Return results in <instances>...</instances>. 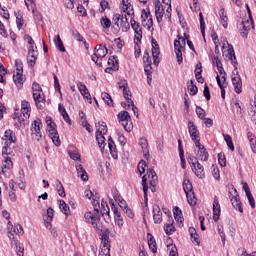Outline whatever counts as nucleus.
<instances>
[{
    "instance_id": "f257e3e1",
    "label": "nucleus",
    "mask_w": 256,
    "mask_h": 256,
    "mask_svg": "<svg viewBox=\"0 0 256 256\" xmlns=\"http://www.w3.org/2000/svg\"><path fill=\"white\" fill-rule=\"evenodd\" d=\"M84 219L86 223H90L92 225L97 235H99L101 238L109 239L111 232L107 228L103 229V222L98 215L93 214V212H86L84 214Z\"/></svg>"
},
{
    "instance_id": "f03ea898",
    "label": "nucleus",
    "mask_w": 256,
    "mask_h": 256,
    "mask_svg": "<svg viewBox=\"0 0 256 256\" xmlns=\"http://www.w3.org/2000/svg\"><path fill=\"white\" fill-rule=\"evenodd\" d=\"M32 95L37 109L42 111L45 107L46 99L45 94L43 93V88H41V85L37 82L32 84Z\"/></svg>"
},
{
    "instance_id": "7ed1b4c3",
    "label": "nucleus",
    "mask_w": 256,
    "mask_h": 256,
    "mask_svg": "<svg viewBox=\"0 0 256 256\" xmlns=\"http://www.w3.org/2000/svg\"><path fill=\"white\" fill-rule=\"evenodd\" d=\"M109 51L107 47L97 44L94 49V54L92 55V61L97 65V67H103V58L107 56Z\"/></svg>"
},
{
    "instance_id": "20e7f679",
    "label": "nucleus",
    "mask_w": 256,
    "mask_h": 256,
    "mask_svg": "<svg viewBox=\"0 0 256 256\" xmlns=\"http://www.w3.org/2000/svg\"><path fill=\"white\" fill-rule=\"evenodd\" d=\"M187 161L191 166V169L194 172V175H196L198 179H203L205 177V168L201 165V163H199V160L197 159V157L189 155L187 157Z\"/></svg>"
},
{
    "instance_id": "39448f33",
    "label": "nucleus",
    "mask_w": 256,
    "mask_h": 256,
    "mask_svg": "<svg viewBox=\"0 0 256 256\" xmlns=\"http://www.w3.org/2000/svg\"><path fill=\"white\" fill-rule=\"evenodd\" d=\"M143 63H144V72L147 77V83L151 86L153 81V62L151 61V56L149 55V51H145L143 55Z\"/></svg>"
},
{
    "instance_id": "423d86ee",
    "label": "nucleus",
    "mask_w": 256,
    "mask_h": 256,
    "mask_svg": "<svg viewBox=\"0 0 256 256\" xmlns=\"http://www.w3.org/2000/svg\"><path fill=\"white\" fill-rule=\"evenodd\" d=\"M187 45L185 38L181 35H177V39L174 40V51L177 57V63L181 65L183 63V48Z\"/></svg>"
},
{
    "instance_id": "0eeeda50",
    "label": "nucleus",
    "mask_w": 256,
    "mask_h": 256,
    "mask_svg": "<svg viewBox=\"0 0 256 256\" xmlns=\"http://www.w3.org/2000/svg\"><path fill=\"white\" fill-rule=\"evenodd\" d=\"M119 123L122 127L127 131V133H131L133 131V122L131 121V116L127 111H121L118 113Z\"/></svg>"
},
{
    "instance_id": "6e6552de",
    "label": "nucleus",
    "mask_w": 256,
    "mask_h": 256,
    "mask_svg": "<svg viewBox=\"0 0 256 256\" xmlns=\"http://www.w3.org/2000/svg\"><path fill=\"white\" fill-rule=\"evenodd\" d=\"M228 197L232 203V207L238 210L239 213H243V203H241V198L239 197V192H237V189L232 187L229 190Z\"/></svg>"
},
{
    "instance_id": "1a4fd4ad",
    "label": "nucleus",
    "mask_w": 256,
    "mask_h": 256,
    "mask_svg": "<svg viewBox=\"0 0 256 256\" xmlns=\"http://www.w3.org/2000/svg\"><path fill=\"white\" fill-rule=\"evenodd\" d=\"M235 69L232 71L231 81L234 87L235 93L243 92V80H241V75H239V69L234 65Z\"/></svg>"
},
{
    "instance_id": "9d476101",
    "label": "nucleus",
    "mask_w": 256,
    "mask_h": 256,
    "mask_svg": "<svg viewBox=\"0 0 256 256\" xmlns=\"http://www.w3.org/2000/svg\"><path fill=\"white\" fill-rule=\"evenodd\" d=\"M7 229H8V237L11 242L18 241V239L15 235H23V233H24L23 226H21V224H17L15 226H13L11 221H8Z\"/></svg>"
},
{
    "instance_id": "9b49d317",
    "label": "nucleus",
    "mask_w": 256,
    "mask_h": 256,
    "mask_svg": "<svg viewBox=\"0 0 256 256\" xmlns=\"http://www.w3.org/2000/svg\"><path fill=\"white\" fill-rule=\"evenodd\" d=\"M188 132L190 135V139H192L194 145H198L201 143V134L199 132V129H197V125H195V122L189 120L188 121Z\"/></svg>"
},
{
    "instance_id": "f8f14e48",
    "label": "nucleus",
    "mask_w": 256,
    "mask_h": 256,
    "mask_svg": "<svg viewBox=\"0 0 256 256\" xmlns=\"http://www.w3.org/2000/svg\"><path fill=\"white\" fill-rule=\"evenodd\" d=\"M130 25L134 31V43H136V45H141V39H143V28L141 27V24L131 18Z\"/></svg>"
},
{
    "instance_id": "ddd939ff",
    "label": "nucleus",
    "mask_w": 256,
    "mask_h": 256,
    "mask_svg": "<svg viewBox=\"0 0 256 256\" xmlns=\"http://www.w3.org/2000/svg\"><path fill=\"white\" fill-rule=\"evenodd\" d=\"M43 128V123H41V119H36L33 121L31 125V137L34 141H41V129Z\"/></svg>"
},
{
    "instance_id": "4468645a",
    "label": "nucleus",
    "mask_w": 256,
    "mask_h": 256,
    "mask_svg": "<svg viewBox=\"0 0 256 256\" xmlns=\"http://www.w3.org/2000/svg\"><path fill=\"white\" fill-rule=\"evenodd\" d=\"M2 141L4 142L3 149L7 148V151H11V145H13V143H17V136L13 130H6L2 137Z\"/></svg>"
},
{
    "instance_id": "2eb2a0df",
    "label": "nucleus",
    "mask_w": 256,
    "mask_h": 256,
    "mask_svg": "<svg viewBox=\"0 0 256 256\" xmlns=\"http://www.w3.org/2000/svg\"><path fill=\"white\" fill-rule=\"evenodd\" d=\"M13 152L11 150H7V148H2V157L4 161L2 163V169H13V161L11 157H13Z\"/></svg>"
},
{
    "instance_id": "dca6fc26",
    "label": "nucleus",
    "mask_w": 256,
    "mask_h": 256,
    "mask_svg": "<svg viewBox=\"0 0 256 256\" xmlns=\"http://www.w3.org/2000/svg\"><path fill=\"white\" fill-rule=\"evenodd\" d=\"M109 203L111 205V209L114 213V221H115V225H117L119 227V229H121V227H123V216H121V212L119 211V207L115 206V203H113V199L109 200Z\"/></svg>"
},
{
    "instance_id": "f3484780",
    "label": "nucleus",
    "mask_w": 256,
    "mask_h": 256,
    "mask_svg": "<svg viewBox=\"0 0 256 256\" xmlns=\"http://www.w3.org/2000/svg\"><path fill=\"white\" fill-rule=\"evenodd\" d=\"M39 57V52L37 51V46H30L28 49L27 61L30 67H35V62Z\"/></svg>"
},
{
    "instance_id": "a211bd4d",
    "label": "nucleus",
    "mask_w": 256,
    "mask_h": 256,
    "mask_svg": "<svg viewBox=\"0 0 256 256\" xmlns=\"http://www.w3.org/2000/svg\"><path fill=\"white\" fill-rule=\"evenodd\" d=\"M159 55H161L159 44L157 43V40L152 39V57L156 67L159 65V63H161V58H159Z\"/></svg>"
},
{
    "instance_id": "6ab92c4d",
    "label": "nucleus",
    "mask_w": 256,
    "mask_h": 256,
    "mask_svg": "<svg viewBox=\"0 0 256 256\" xmlns=\"http://www.w3.org/2000/svg\"><path fill=\"white\" fill-rule=\"evenodd\" d=\"M120 9L123 13H126L129 17H133L135 15V12L133 10V5L129 0H122V3L120 4Z\"/></svg>"
},
{
    "instance_id": "aec40b11",
    "label": "nucleus",
    "mask_w": 256,
    "mask_h": 256,
    "mask_svg": "<svg viewBox=\"0 0 256 256\" xmlns=\"http://www.w3.org/2000/svg\"><path fill=\"white\" fill-rule=\"evenodd\" d=\"M147 175H148V179L149 180V185H150V189L152 191V193H155V191H157V181H158V177H157V173L154 172V170H149L147 171Z\"/></svg>"
},
{
    "instance_id": "412c9836",
    "label": "nucleus",
    "mask_w": 256,
    "mask_h": 256,
    "mask_svg": "<svg viewBox=\"0 0 256 256\" xmlns=\"http://www.w3.org/2000/svg\"><path fill=\"white\" fill-rule=\"evenodd\" d=\"M113 71H119V62H117L115 56L108 59V67L105 69V73H113Z\"/></svg>"
},
{
    "instance_id": "4be33fe9",
    "label": "nucleus",
    "mask_w": 256,
    "mask_h": 256,
    "mask_svg": "<svg viewBox=\"0 0 256 256\" xmlns=\"http://www.w3.org/2000/svg\"><path fill=\"white\" fill-rule=\"evenodd\" d=\"M221 217V205L219 204V198L217 196H214L213 201V220L215 222L219 221V218Z\"/></svg>"
},
{
    "instance_id": "5701e85b",
    "label": "nucleus",
    "mask_w": 256,
    "mask_h": 256,
    "mask_svg": "<svg viewBox=\"0 0 256 256\" xmlns=\"http://www.w3.org/2000/svg\"><path fill=\"white\" fill-rule=\"evenodd\" d=\"M25 119L31 117V104L27 100H23L21 103V114Z\"/></svg>"
},
{
    "instance_id": "b1692460",
    "label": "nucleus",
    "mask_w": 256,
    "mask_h": 256,
    "mask_svg": "<svg viewBox=\"0 0 256 256\" xmlns=\"http://www.w3.org/2000/svg\"><path fill=\"white\" fill-rule=\"evenodd\" d=\"M152 213L154 223L159 224L163 221V212H161L159 205L156 204L153 206Z\"/></svg>"
},
{
    "instance_id": "393cba45",
    "label": "nucleus",
    "mask_w": 256,
    "mask_h": 256,
    "mask_svg": "<svg viewBox=\"0 0 256 256\" xmlns=\"http://www.w3.org/2000/svg\"><path fill=\"white\" fill-rule=\"evenodd\" d=\"M155 16L158 21V23H161L163 21V15L165 13V9L161 5V1L155 2Z\"/></svg>"
},
{
    "instance_id": "a878e982",
    "label": "nucleus",
    "mask_w": 256,
    "mask_h": 256,
    "mask_svg": "<svg viewBox=\"0 0 256 256\" xmlns=\"http://www.w3.org/2000/svg\"><path fill=\"white\" fill-rule=\"evenodd\" d=\"M195 146L198 149L197 155L200 159V161H207L209 159V152H207V149H205V146L199 142V146L195 144Z\"/></svg>"
},
{
    "instance_id": "bb28decb",
    "label": "nucleus",
    "mask_w": 256,
    "mask_h": 256,
    "mask_svg": "<svg viewBox=\"0 0 256 256\" xmlns=\"http://www.w3.org/2000/svg\"><path fill=\"white\" fill-rule=\"evenodd\" d=\"M139 145L142 149V153L144 155L145 159H149V142L147 141V138H140L139 139Z\"/></svg>"
},
{
    "instance_id": "cd10ccee",
    "label": "nucleus",
    "mask_w": 256,
    "mask_h": 256,
    "mask_svg": "<svg viewBox=\"0 0 256 256\" xmlns=\"http://www.w3.org/2000/svg\"><path fill=\"white\" fill-rule=\"evenodd\" d=\"M175 222L173 221V217H168V223L164 224V231L166 235H173L176 231L175 225H173Z\"/></svg>"
},
{
    "instance_id": "c85d7f7f",
    "label": "nucleus",
    "mask_w": 256,
    "mask_h": 256,
    "mask_svg": "<svg viewBox=\"0 0 256 256\" xmlns=\"http://www.w3.org/2000/svg\"><path fill=\"white\" fill-rule=\"evenodd\" d=\"M149 15H151L150 11H146L145 9L142 10L141 13V18H142V23H145V20L148 19L146 24H143L144 27H147V29H151L153 27V18H149Z\"/></svg>"
},
{
    "instance_id": "c756f323",
    "label": "nucleus",
    "mask_w": 256,
    "mask_h": 256,
    "mask_svg": "<svg viewBox=\"0 0 256 256\" xmlns=\"http://www.w3.org/2000/svg\"><path fill=\"white\" fill-rule=\"evenodd\" d=\"M173 213L176 223L179 224V227H183V221H185V219L183 218V212L180 210L179 207L175 206L173 208Z\"/></svg>"
},
{
    "instance_id": "7c9ffc66",
    "label": "nucleus",
    "mask_w": 256,
    "mask_h": 256,
    "mask_svg": "<svg viewBox=\"0 0 256 256\" xmlns=\"http://www.w3.org/2000/svg\"><path fill=\"white\" fill-rule=\"evenodd\" d=\"M251 25H253V21L251 22L249 20L242 21V32H240L241 37L243 39H247V36L249 35V31H251Z\"/></svg>"
},
{
    "instance_id": "2f4dec72",
    "label": "nucleus",
    "mask_w": 256,
    "mask_h": 256,
    "mask_svg": "<svg viewBox=\"0 0 256 256\" xmlns=\"http://www.w3.org/2000/svg\"><path fill=\"white\" fill-rule=\"evenodd\" d=\"M218 15L220 17V24L224 29H227L229 25V18L227 17V12H225V8H221L218 12Z\"/></svg>"
},
{
    "instance_id": "473e14b6",
    "label": "nucleus",
    "mask_w": 256,
    "mask_h": 256,
    "mask_svg": "<svg viewBox=\"0 0 256 256\" xmlns=\"http://www.w3.org/2000/svg\"><path fill=\"white\" fill-rule=\"evenodd\" d=\"M121 19H123V15L121 14H114L112 16V23H113V26H112V29H114V31H116V33H119L120 31V24H121Z\"/></svg>"
},
{
    "instance_id": "72a5a7b5",
    "label": "nucleus",
    "mask_w": 256,
    "mask_h": 256,
    "mask_svg": "<svg viewBox=\"0 0 256 256\" xmlns=\"http://www.w3.org/2000/svg\"><path fill=\"white\" fill-rule=\"evenodd\" d=\"M77 87L84 99H89V101H91V94L89 93L87 86L83 84V82H78Z\"/></svg>"
},
{
    "instance_id": "f704fd0d",
    "label": "nucleus",
    "mask_w": 256,
    "mask_h": 256,
    "mask_svg": "<svg viewBox=\"0 0 256 256\" xmlns=\"http://www.w3.org/2000/svg\"><path fill=\"white\" fill-rule=\"evenodd\" d=\"M227 45H228L227 56L232 61L233 67L235 69V66L237 67V65L239 64L237 62V57L235 56V50L233 49V45L229 44L228 42H227Z\"/></svg>"
},
{
    "instance_id": "c9c22d12",
    "label": "nucleus",
    "mask_w": 256,
    "mask_h": 256,
    "mask_svg": "<svg viewBox=\"0 0 256 256\" xmlns=\"http://www.w3.org/2000/svg\"><path fill=\"white\" fill-rule=\"evenodd\" d=\"M14 15L16 17L17 29L21 31V29H23V25H25V20H23V12L18 10L17 12H14Z\"/></svg>"
},
{
    "instance_id": "e433bc0d",
    "label": "nucleus",
    "mask_w": 256,
    "mask_h": 256,
    "mask_svg": "<svg viewBox=\"0 0 256 256\" xmlns=\"http://www.w3.org/2000/svg\"><path fill=\"white\" fill-rule=\"evenodd\" d=\"M101 239V243L103 245V248L102 251L104 253H106L105 255L106 256H111V239L110 238H100Z\"/></svg>"
},
{
    "instance_id": "4c0bfd02",
    "label": "nucleus",
    "mask_w": 256,
    "mask_h": 256,
    "mask_svg": "<svg viewBox=\"0 0 256 256\" xmlns=\"http://www.w3.org/2000/svg\"><path fill=\"white\" fill-rule=\"evenodd\" d=\"M119 27L123 33H127V31L131 29V24H129V19L127 18V15L122 16Z\"/></svg>"
},
{
    "instance_id": "58836bf2",
    "label": "nucleus",
    "mask_w": 256,
    "mask_h": 256,
    "mask_svg": "<svg viewBox=\"0 0 256 256\" xmlns=\"http://www.w3.org/2000/svg\"><path fill=\"white\" fill-rule=\"evenodd\" d=\"M142 187H143V193H144V203L147 207V203H149V197L147 196V191H149V185H147V175H144L142 177Z\"/></svg>"
},
{
    "instance_id": "ea45409f",
    "label": "nucleus",
    "mask_w": 256,
    "mask_h": 256,
    "mask_svg": "<svg viewBox=\"0 0 256 256\" xmlns=\"http://www.w3.org/2000/svg\"><path fill=\"white\" fill-rule=\"evenodd\" d=\"M76 171H77L78 177H81L82 181H89V175H87V171H85V168H83V165L81 164L76 165Z\"/></svg>"
},
{
    "instance_id": "a19ab883",
    "label": "nucleus",
    "mask_w": 256,
    "mask_h": 256,
    "mask_svg": "<svg viewBox=\"0 0 256 256\" xmlns=\"http://www.w3.org/2000/svg\"><path fill=\"white\" fill-rule=\"evenodd\" d=\"M119 88L123 89L124 99H126L128 107H131V105H133V100L131 99V92L127 89V86H125V84L120 85Z\"/></svg>"
},
{
    "instance_id": "79ce46f5",
    "label": "nucleus",
    "mask_w": 256,
    "mask_h": 256,
    "mask_svg": "<svg viewBox=\"0 0 256 256\" xmlns=\"http://www.w3.org/2000/svg\"><path fill=\"white\" fill-rule=\"evenodd\" d=\"M13 81L18 89H22L23 81H25V78L23 77V73H15L13 75Z\"/></svg>"
},
{
    "instance_id": "37998d69",
    "label": "nucleus",
    "mask_w": 256,
    "mask_h": 256,
    "mask_svg": "<svg viewBox=\"0 0 256 256\" xmlns=\"http://www.w3.org/2000/svg\"><path fill=\"white\" fill-rule=\"evenodd\" d=\"M58 111L63 117L64 121L68 123V125H71V118L69 117V113H67V110L65 109V106H63V104H59Z\"/></svg>"
},
{
    "instance_id": "c03bdc74",
    "label": "nucleus",
    "mask_w": 256,
    "mask_h": 256,
    "mask_svg": "<svg viewBox=\"0 0 256 256\" xmlns=\"http://www.w3.org/2000/svg\"><path fill=\"white\" fill-rule=\"evenodd\" d=\"M11 245H15L16 253L18 256H25V247L22 243L19 242V240L12 241Z\"/></svg>"
},
{
    "instance_id": "a18cd8bd",
    "label": "nucleus",
    "mask_w": 256,
    "mask_h": 256,
    "mask_svg": "<svg viewBox=\"0 0 256 256\" xmlns=\"http://www.w3.org/2000/svg\"><path fill=\"white\" fill-rule=\"evenodd\" d=\"M189 234L191 236L192 243H196V245H201V241L199 240V234H197V230L194 227L189 228Z\"/></svg>"
},
{
    "instance_id": "49530a36",
    "label": "nucleus",
    "mask_w": 256,
    "mask_h": 256,
    "mask_svg": "<svg viewBox=\"0 0 256 256\" xmlns=\"http://www.w3.org/2000/svg\"><path fill=\"white\" fill-rule=\"evenodd\" d=\"M46 124L48 127V135H50V133L57 132V124H55V122H53V118H51L50 116L46 117Z\"/></svg>"
},
{
    "instance_id": "de8ad7c7",
    "label": "nucleus",
    "mask_w": 256,
    "mask_h": 256,
    "mask_svg": "<svg viewBox=\"0 0 256 256\" xmlns=\"http://www.w3.org/2000/svg\"><path fill=\"white\" fill-rule=\"evenodd\" d=\"M247 139L250 143L252 152L255 153V155H256V136H255V134H253V132H248Z\"/></svg>"
},
{
    "instance_id": "09e8293b",
    "label": "nucleus",
    "mask_w": 256,
    "mask_h": 256,
    "mask_svg": "<svg viewBox=\"0 0 256 256\" xmlns=\"http://www.w3.org/2000/svg\"><path fill=\"white\" fill-rule=\"evenodd\" d=\"M108 147L113 159H117V146L115 145V141L111 137L108 139Z\"/></svg>"
},
{
    "instance_id": "8fccbe9b",
    "label": "nucleus",
    "mask_w": 256,
    "mask_h": 256,
    "mask_svg": "<svg viewBox=\"0 0 256 256\" xmlns=\"http://www.w3.org/2000/svg\"><path fill=\"white\" fill-rule=\"evenodd\" d=\"M14 120L16 121L14 127H16V129H20L21 125H25L29 118H25L23 114H20L19 116L14 117Z\"/></svg>"
},
{
    "instance_id": "3c124183",
    "label": "nucleus",
    "mask_w": 256,
    "mask_h": 256,
    "mask_svg": "<svg viewBox=\"0 0 256 256\" xmlns=\"http://www.w3.org/2000/svg\"><path fill=\"white\" fill-rule=\"evenodd\" d=\"M96 135H107V124L105 122L96 123Z\"/></svg>"
},
{
    "instance_id": "603ef678",
    "label": "nucleus",
    "mask_w": 256,
    "mask_h": 256,
    "mask_svg": "<svg viewBox=\"0 0 256 256\" xmlns=\"http://www.w3.org/2000/svg\"><path fill=\"white\" fill-rule=\"evenodd\" d=\"M183 190L186 195H189V193H193V184L191 183L190 179H185L183 181Z\"/></svg>"
},
{
    "instance_id": "864d4df0",
    "label": "nucleus",
    "mask_w": 256,
    "mask_h": 256,
    "mask_svg": "<svg viewBox=\"0 0 256 256\" xmlns=\"http://www.w3.org/2000/svg\"><path fill=\"white\" fill-rule=\"evenodd\" d=\"M111 20L109 18H107V16H103L100 19V25L102 27V29H104L105 31H109V29L111 28Z\"/></svg>"
},
{
    "instance_id": "5fc2aeb1",
    "label": "nucleus",
    "mask_w": 256,
    "mask_h": 256,
    "mask_svg": "<svg viewBox=\"0 0 256 256\" xmlns=\"http://www.w3.org/2000/svg\"><path fill=\"white\" fill-rule=\"evenodd\" d=\"M48 135L50 139L53 141L54 145H56V147L61 146V139H59V132H55V130H52V133Z\"/></svg>"
},
{
    "instance_id": "6e6d98bb",
    "label": "nucleus",
    "mask_w": 256,
    "mask_h": 256,
    "mask_svg": "<svg viewBox=\"0 0 256 256\" xmlns=\"http://www.w3.org/2000/svg\"><path fill=\"white\" fill-rule=\"evenodd\" d=\"M216 81L221 91V97L223 100H225V88H227V83H221V77L219 75L216 76Z\"/></svg>"
},
{
    "instance_id": "4d7b16f0",
    "label": "nucleus",
    "mask_w": 256,
    "mask_h": 256,
    "mask_svg": "<svg viewBox=\"0 0 256 256\" xmlns=\"http://www.w3.org/2000/svg\"><path fill=\"white\" fill-rule=\"evenodd\" d=\"M101 98L106 103V105H108V107H113L114 106L113 98H111V95H109V93L102 92Z\"/></svg>"
},
{
    "instance_id": "13d9d810",
    "label": "nucleus",
    "mask_w": 256,
    "mask_h": 256,
    "mask_svg": "<svg viewBox=\"0 0 256 256\" xmlns=\"http://www.w3.org/2000/svg\"><path fill=\"white\" fill-rule=\"evenodd\" d=\"M59 207H60L62 213H64V215H66V217H69V215L71 214V211L69 210V205H67V203H65V200H60Z\"/></svg>"
},
{
    "instance_id": "bf43d9fd",
    "label": "nucleus",
    "mask_w": 256,
    "mask_h": 256,
    "mask_svg": "<svg viewBox=\"0 0 256 256\" xmlns=\"http://www.w3.org/2000/svg\"><path fill=\"white\" fill-rule=\"evenodd\" d=\"M54 43L61 53H65V46L63 45V40H61V36L57 35L56 39H54Z\"/></svg>"
},
{
    "instance_id": "052dcab7",
    "label": "nucleus",
    "mask_w": 256,
    "mask_h": 256,
    "mask_svg": "<svg viewBox=\"0 0 256 256\" xmlns=\"http://www.w3.org/2000/svg\"><path fill=\"white\" fill-rule=\"evenodd\" d=\"M148 247L153 253H157V242L152 235L148 239Z\"/></svg>"
},
{
    "instance_id": "680f3d73",
    "label": "nucleus",
    "mask_w": 256,
    "mask_h": 256,
    "mask_svg": "<svg viewBox=\"0 0 256 256\" xmlns=\"http://www.w3.org/2000/svg\"><path fill=\"white\" fill-rule=\"evenodd\" d=\"M224 140L227 143V146L232 151H235V145L233 144V138L229 134H224Z\"/></svg>"
},
{
    "instance_id": "e2e57ef3",
    "label": "nucleus",
    "mask_w": 256,
    "mask_h": 256,
    "mask_svg": "<svg viewBox=\"0 0 256 256\" xmlns=\"http://www.w3.org/2000/svg\"><path fill=\"white\" fill-rule=\"evenodd\" d=\"M96 141H98L100 149H105V134H96Z\"/></svg>"
},
{
    "instance_id": "0e129e2a",
    "label": "nucleus",
    "mask_w": 256,
    "mask_h": 256,
    "mask_svg": "<svg viewBox=\"0 0 256 256\" xmlns=\"http://www.w3.org/2000/svg\"><path fill=\"white\" fill-rule=\"evenodd\" d=\"M186 197L189 205H197V198L195 197V192H190L188 195H186Z\"/></svg>"
},
{
    "instance_id": "69168bd1",
    "label": "nucleus",
    "mask_w": 256,
    "mask_h": 256,
    "mask_svg": "<svg viewBox=\"0 0 256 256\" xmlns=\"http://www.w3.org/2000/svg\"><path fill=\"white\" fill-rule=\"evenodd\" d=\"M56 189L58 191V195L60 197H65L66 194H65V188L63 187V184L61 183V181L57 180V183H56Z\"/></svg>"
},
{
    "instance_id": "338daca9",
    "label": "nucleus",
    "mask_w": 256,
    "mask_h": 256,
    "mask_svg": "<svg viewBox=\"0 0 256 256\" xmlns=\"http://www.w3.org/2000/svg\"><path fill=\"white\" fill-rule=\"evenodd\" d=\"M101 207H102L101 215L102 216L108 215V217H109V213H110L109 205L107 204V202L105 200H102Z\"/></svg>"
},
{
    "instance_id": "774afa93",
    "label": "nucleus",
    "mask_w": 256,
    "mask_h": 256,
    "mask_svg": "<svg viewBox=\"0 0 256 256\" xmlns=\"http://www.w3.org/2000/svg\"><path fill=\"white\" fill-rule=\"evenodd\" d=\"M145 167H147V162H145V160H141L137 166L140 175H143V173H145Z\"/></svg>"
}]
</instances>
